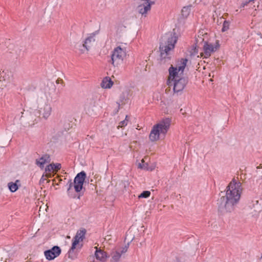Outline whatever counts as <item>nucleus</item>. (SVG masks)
<instances>
[{
    "instance_id": "obj_10",
    "label": "nucleus",
    "mask_w": 262,
    "mask_h": 262,
    "mask_svg": "<svg viewBox=\"0 0 262 262\" xmlns=\"http://www.w3.org/2000/svg\"><path fill=\"white\" fill-rule=\"evenodd\" d=\"M154 4V2L145 1L143 3L138 6V12L142 16L146 17L147 13L150 11L151 9V6Z\"/></svg>"
},
{
    "instance_id": "obj_24",
    "label": "nucleus",
    "mask_w": 262,
    "mask_h": 262,
    "mask_svg": "<svg viewBox=\"0 0 262 262\" xmlns=\"http://www.w3.org/2000/svg\"><path fill=\"white\" fill-rule=\"evenodd\" d=\"M127 116H126L125 119L121 121L119 124L118 127H123L127 125L128 120H127Z\"/></svg>"
},
{
    "instance_id": "obj_23",
    "label": "nucleus",
    "mask_w": 262,
    "mask_h": 262,
    "mask_svg": "<svg viewBox=\"0 0 262 262\" xmlns=\"http://www.w3.org/2000/svg\"><path fill=\"white\" fill-rule=\"evenodd\" d=\"M142 163H139L138 165V167L141 169L148 170V168L147 167V163H143L144 162V161L143 159L141 161Z\"/></svg>"
},
{
    "instance_id": "obj_21",
    "label": "nucleus",
    "mask_w": 262,
    "mask_h": 262,
    "mask_svg": "<svg viewBox=\"0 0 262 262\" xmlns=\"http://www.w3.org/2000/svg\"><path fill=\"white\" fill-rule=\"evenodd\" d=\"M229 27H230V23H229V21H228L227 20H225L224 21V23H223V27H222V31L223 32H225V31H227L228 30H229Z\"/></svg>"
},
{
    "instance_id": "obj_2",
    "label": "nucleus",
    "mask_w": 262,
    "mask_h": 262,
    "mask_svg": "<svg viewBox=\"0 0 262 262\" xmlns=\"http://www.w3.org/2000/svg\"><path fill=\"white\" fill-rule=\"evenodd\" d=\"M170 123V119L165 118L154 125L149 134L150 140L154 142L163 139L169 129Z\"/></svg>"
},
{
    "instance_id": "obj_9",
    "label": "nucleus",
    "mask_w": 262,
    "mask_h": 262,
    "mask_svg": "<svg viewBox=\"0 0 262 262\" xmlns=\"http://www.w3.org/2000/svg\"><path fill=\"white\" fill-rule=\"evenodd\" d=\"M61 250L57 246H53L51 249L44 252V255L46 259L49 260H53L58 257L61 253Z\"/></svg>"
},
{
    "instance_id": "obj_5",
    "label": "nucleus",
    "mask_w": 262,
    "mask_h": 262,
    "mask_svg": "<svg viewBox=\"0 0 262 262\" xmlns=\"http://www.w3.org/2000/svg\"><path fill=\"white\" fill-rule=\"evenodd\" d=\"M85 234L86 230L85 229H82L77 231L72 240L71 248L68 252L70 258L74 259L76 258V255L73 253V251L76 249H80L82 247L81 243L85 238Z\"/></svg>"
},
{
    "instance_id": "obj_22",
    "label": "nucleus",
    "mask_w": 262,
    "mask_h": 262,
    "mask_svg": "<svg viewBox=\"0 0 262 262\" xmlns=\"http://www.w3.org/2000/svg\"><path fill=\"white\" fill-rule=\"evenodd\" d=\"M150 195V192L149 191H144L139 196V198H147Z\"/></svg>"
},
{
    "instance_id": "obj_16",
    "label": "nucleus",
    "mask_w": 262,
    "mask_h": 262,
    "mask_svg": "<svg viewBox=\"0 0 262 262\" xmlns=\"http://www.w3.org/2000/svg\"><path fill=\"white\" fill-rule=\"evenodd\" d=\"M96 250L95 252V255L97 259L104 262L106 260L107 256L105 252L100 250L98 249L97 247H95Z\"/></svg>"
},
{
    "instance_id": "obj_15",
    "label": "nucleus",
    "mask_w": 262,
    "mask_h": 262,
    "mask_svg": "<svg viewBox=\"0 0 262 262\" xmlns=\"http://www.w3.org/2000/svg\"><path fill=\"white\" fill-rule=\"evenodd\" d=\"M50 157L48 155H45L36 161V164L41 168L44 167L45 164L49 163L50 162Z\"/></svg>"
},
{
    "instance_id": "obj_6",
    "label": "nucleus",
    "mask_w": 262,
    "mask_h": 262,
    "mask_svg": "<svg viewBox=\"0 0 262 262\" xmlns=\"http://www.w3.org/2000/svg\"><path fill=\"white\" fill-rule=\"evenodd\" d=\"M126 56V50L120 46L115 48L111 54V63L114 66L121 64Z\"/></svg>"
},
{
    "instance_id": "obj_11",
    "label": "nucleus",
    "mask_w": 262,
    "mask_h": 262,
    "mask_svg": "<svg viewBox=\"0 0 262 262\" xmlns=\"http://www.w3.org/2000/svg\"><path fill=\"white\" fill-rule=\"evenodd\" d=\"M219 46L218 43L216 45H214L211 43L205 42L203 47L204 53H201V56H204V58H208L211 56L212 53L214 52L217 49Z\"/></svg>"
},
{
    "instance_id": "obj_20",
    "label": "nucleus",
    "mask_w": 262,
    "mask_h": 262,
    "mask_svg": "<svg viewBox=\"0 0 262 262\" xmlns=\"http://www.w3.org/2000/svg\"><path fill=\"white\" fill-rule=\"evenodd\" d=\"M182 15L184 17H187L190 12V7H184L182 9Z\"/></svg>"
},
{
    "instance_id": "obj_7",
    "label": "nucleus",
    "mask_w": 262,
    "mask_h": 262,
    "mask_svg": "<svg viewBox=\"0 0 262 262\" xmlns=\"http://www.w3.org/2000/svg\"><path fill=\"white\" fill-rule=\"evenodd\" d=\"M85 178L86 174L84 171H82L78 173L74 179V185L71 181L69 182V187L67 190L68 192L70 193V190L72 189L73 186H74L76 192H80L82 189Z\"/></svg>"
},
{
    "instance_id": "obj_12",
    "label": "nucleus",
    "mask_w": 262,
    "mask_h": 262,
    "mask_svg": "<svg viewBox=\"0 0 262 262\" xmlns=\"http://www.w3.org/2000/svg\"><path fill=\"white\" fill-rule=\"evenodd\" d=\"M129 244L122 247L121 249L116 250L112 252L111 255L113 260L115 262L119 261L121 255L126 253L128 248Z\"/></svg>"
},
{
    "instance_id": "obj_4",
    "label": "nucleus",
    "mask_w": 262,
    "mask_h": 262,
    "mask_svg": "<svg viewBox=\"0 0 262 262\" xmlns=\"http://www.w3.org/2000/svg\"><path fill=\"white\" fill-rule=\"evenodd\" d=\"M188 60L186 58H181L177 61L175 66L172 65L168 69L169 76L167 81V85L170 86L172 81L182 78L184 70L186 66Z\"/></svg>"
},
{
    "instance_id": "obj_25",
    "label": "nucleus",
    "mask_w": 262,
    "mask_h": 262,
    "mask_svg": "<svg viewBox=\"0 0 262 262\" xmlns=\"http://www.w3.org/2000/svg\"><path fill=\"white\" fill-rule=\"evenodd\" d=\"M253 0H247L246 1L243 2L242 4H241V7H244L245 6H247V4L250 2H252Z\"/></svg>"
},
{
    "instance_id": "obj_13",
    "label": "nucleus",
    "mask_w": 262,
    "mask_h": 262,
    "mask_svg": "<svg viewBox=\"0 0 262 262\" xmlns=\"http://www.w3.org/2000/svg\"><path fill=\"white\" fill-rule=\"evenodd\" d=\"M52 108L48 102H45L43 107H39V112L45 119H47L51 114Z\"/></svg>"
},
{
    "instance_id": "obj_27",
    "label": "nucleus",
    "mask_w": 262,
    "mask_h": 262,
    "mask_svg": "<svg viewBox=\"0 0 262 262\" xmlns=\"http://www.w3.org/2000/svg\"><path fill=\"white\" fill-rule=\"evenodd\" d=\"M261 258H262V254H261Z\"/></svg>"
},
{
    "instance_id": "obj_1",
    "label": "nucleus",
    "mask_w": 262,
    "mask_h": 262,
    "mask_svg": "<svg viewBox=\"0 0 262 262\" xmlns=\"http://www.w3.org/2000/svg\"><path fill=\"white\" fill-rule=\"evenodd\" d=\"M243 191L242 183L233 178L226 188L225 196L220 200V207L224 208L227 212L233 211L238 203Z\"/></svg>"
},
{
    "instance_id": "obj_14",
    "label": "nucleus",
    "mask_w": 262,
    "mask_h": 262,
    "mask_svg": "<svg viewBox=\"0 0 262 262\" xmlns=\"http://www.w3.org/2000/svg\"><path fill=\"white\" fill-rule=\"evenodd\" d=\"M95 34L94 33L91 34L85 39L83 43V47L85 48L87 51L89 50L90 48L92 46L93 43L95 41Z\"/></svg>"
},
{
    "instance_id": "obj_17",
    "label": "nucleus",
    "mask_w": 262,
    "mask_h": 262,
    "mask_svg": "<svg viewBox=\"0 0 262 262\" xmlns=\"http://www.w3.org/2000/svg\"><path fill=\"white\" fill-rule=\"evenodd\" d=\"M61 167V164L59 163H56V164H50L48 165L46 169L45 170L47 172H53L54 171H57L58 170H59Z\"/></svg>"
},
{
    "instance_id": "obj_18",
    "label": "nucleus",
    "mask_w": 262,
    "mask_h": 262,
    "mask_svg": "<svg viewBox=\"0 0 262 262\" xmlns=\"http://www.w3.org/2000/svg\"><path fill=\"white\" fill-rule=\"evenodd\" d=\"M113 84V82L108 77L104 78L101 83V87L104 89H110L112 86Z\"/></svg>"
},
{
    "instance_id": "obj_19",
    "label": "nucleus",
    "mask_w": 262,
    "mask_h": 262,
    "mask_svg": "<svg viewBox=\"0 0 262 262\" xmlns=\"http://www.w3.org/2000/svg\"><path fill=\"white\" fill-rule=\"evenodd\" d=\"M17 182H19L18 180H16L15 183L10 182L8 184L9 189L11 192H14L18 189Z\"/></svg>"
},
{
    "instance_id": "obj_26",
    "label": "nucleus",
    "mask_w": 262,
    "mask_h": 262,
    "mask_svg": "<svg viewBox=\"0 0 262 262\" xmlns=\"http://www.w3.org/2000/svg\"><path fill=\"white\" fill-rule=\"evenodd\" d=\"M260 37L262 38V35L260 34Z\"/></svg>"
},
{
    "instance_id": "obj_3",
    "label": "nucleus",
    "mask_w": 262,
    "mask_h": 262,
    "mask_svg": "<svg viewBox=\"0 0 262 262\" xmlns=\"http://www.w3.org/2000/svg\"><path fill=\"white\" fill-rule=\"evenodd\" d=\"M177 41V37L175 33L168 32L161 38L160 46L161 56L163 58H166L174 48Z\"/></svg>"
},
{
    "instance_id": "obj_8",
    "label": "nucleus",
    "mask_w": 262,
    "mask_h": 262,
    "mask_svg": "<svg viewBox=\"0 0 262 262\" xmlns=\"http://www.w3.org/2000/svg\"><path fill=\"white\" fill-rule=\"evenodd\" d=\"M188 80L184 77L179 78L176 81H173L171 83V85H173V90L174 93H179L183 91L187 84Z\"/></svg>"
}]
</instances>
